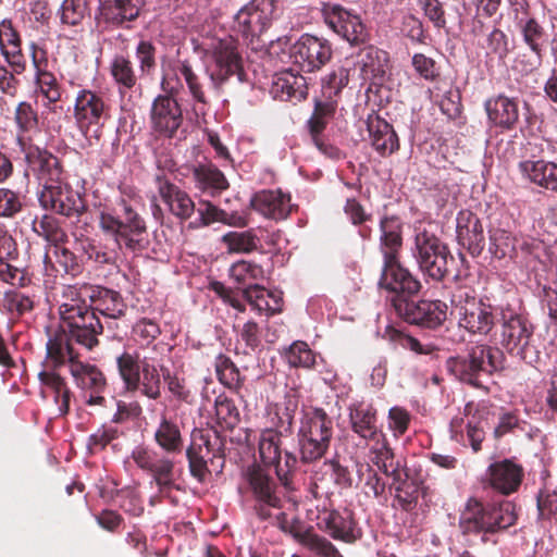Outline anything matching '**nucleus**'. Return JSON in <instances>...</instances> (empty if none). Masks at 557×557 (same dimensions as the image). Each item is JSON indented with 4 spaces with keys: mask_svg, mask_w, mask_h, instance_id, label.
<instances>
[{
    "mask_svg": "<svg viewBox=\"0 0 557 557\" xmlns=\"http://www.w3.org/2000/svg\"><path fill=\"white\" fill-rule=\"evenodd\" d=\"M117 205L121 207V214L107 209L99 213V227L113 238L112 245L92 238L81 242L83 255L97 265H114L119 259V251L123 248L131 252H140L149 245L144 218L124 198H121Z\"/></svg>",
    "mask_w": 557,
    "mask_h": 557,
    "instance_id": "nucleus-1",
    "label": "nucleus"
},
{
    "mask_svg": "<svg viewBox=\"0 0 557 557\" xmlns=\"http://www.w3.org/2000/svg\"><path fill=\"white\" fill-rule=\"evenodd\" d=\"M63 301L59 307L61 319L60 330L76 344L91 350L99 345L98 336L102 333L103 326L83 297L82 288L77 285H67L62 292Z\"/></svg>",
    "mask_w": 557,
    "mask_h": 557,
    "instance_id": "nucleus-2",
    "label": "nucleus"
},
{
    "mask_svg": "<svg viewBox=\"0 0 557 557\" xmlns=\"http://www.w3.org/2000/svg\"><path fill=\"white\" fill-rule=\"evenodd\" d=\"M244 480L251 511L259 520L285 518V513L275 515L274 512L283 508L286 495L294 492L296 487L285 488L277 476L274 478L259 465L249 466L244 473Z\"/></svg>",
    "mask_w": 557,
    "mask_h": 557,
    "instance_id": "nucleus-3",
    "label": "nucleus"
},
{
    "mask_svg": "<svg viewBox=\"0 0 557 557\" xmlns=\"http://www.w3.org/2000/svg\"><path fill=\"white\" fill-rule=\"evenodd\" d=\"M504 368V354L500 349L485 344H475L465 354L449 357L446 369L456 380L482 388V377L491 376Z\"/></svg>",
    "mask_w": 557,
    "mask_h": 557,
    "instance_id": "nucleus-4",
    "label": "nucleus"
},
{
    "mask_svg": "<svg viewBox=\"0 0 557 557\" xmlns=\"http://www.w3.org/2000/svg\"><path fill=\"white\" fill-rule=\"evenodd\" d=\"M334 433L333 418L323 408L304 410L296 433L299 460L311 463L327 453Z\"/></svg>",
    "mask_w": 557,
    "mask_h": 557,
    "instance_id": "nucleus-5",
    "label": "nucleus"
},
{
    "mask_svg": "<svg viewBox=\"0 0 557 557\" xmlns=\"http://www.w3.org/2000/svg\"><path fill=\"white\" fill-rule=\"evenodd\" d=\"M500 327L499 343L512 356L529 358L534 326L520 306L509 302L495 307Z\"/></svg>",
    "mask_w": 557,
    "mask_h": 557,
    "instance_id": "nucleus-6",
    "label": "nucleus"
},
{
    "mask_svg": "<svg viewBox=\"0 0 557 557\" xmlns=\"http://www.w3.org/2000/svg\"><path fill=\"white\" fill-rule=\"evenodd\" d=\"M413 257L424 277L435 283L450 274L449 263L455 262L448 246L426 228L416 232Z\"/></svg>",
    "mask_w": 557,
    "mask_h": 557,
    "instance_id": "nucleus-7",
    "label": "nucleus"
},
{
    "mask_svg": "<svg viewBox=\"0 0 557 557\" xmlns=\"http://www.w3.org/2000/svg\"><path fill=\"white\" fill-rule=\"evenodd\" d=\"M275 9L274 0H250L234 15L231 28L257 50L265 45L263 36L272 26Z\"/></svg>",
    "mask_w": 557,
    "mask_h": 557,
    "instance_id": "nucleus-8",
    "label": "nucleus"
},
{
    "mask_svg": "<svg viewBox=\"0 0 557 557\" xmlns=\"http://www.w3.org/2000/svg\"><path fill=\"white\" fill-rule=\"evenodd\" d=\"M211 63L208 66L210 79L215 87H221L230 77L245 81V70L238 40L232 35L213 40L210 48Z\"/></svg>",
    "mask_w": 557,
    "mask_h": 557,
    "instance_id": "nucleus-9",
    "label": "nucleus"
},
{
    "mask_svg": "<svg viewBox=\"0 0 557 557\" xmlns=\"http://www.w3.org/2000/svg\"><path fill=\"white\" fill-rule=\"evenodd\" d=\"M282 435L273 429H264L259 438V455L264 466L274 467L275 475L285 488H295V474L299 457L282 450Z\"/></svg>",
    "mask_w": 557,
    "mask_h": 557,
    "instance_id": "nucleus-10",
    "label": "nucleus"
},
{
    "mask_svg": "<svg viewBox=\"0 0 557 557\" xmlns=\"http://www.w3.org/2000/svg\"><path fill=\"white\" fill-rule=\"evenodd\" d=\"M17 147L24 156L27 175H32L42 187L60 183L64 166L59 157L47 148L36 145L30 136H20Z\"/></svg>",
    "mask_w": 557,
    "mask_h": 557,
    "instance_id": "nucleus-11",
    "label": "nucleus"
},
{
    "mask_svg": "<svg viewBox=\"0 0 557 557\" xmlns=\"http://www.w3.org/2000/svg\"><path fill=\"white\" fill-rule=\"evenodd\" d=\"M451 302L458 310L459 324L472 334L487 335L497 322L495 308L478 299L473 290L459 288Z\"/></svg>",
    "mask_w": 557,
    "mask_h": 557,
    "instance_id": "nucleus-12",
    "label": "nucleus"
},
{
    "mask_svg": "<svg viewBox=\"0 0 557 557\" xmlns=\"http://www.w3.org/2000/svg\"><path fill=\"white\" fill-rule=\"evenodd\" d=\"M379 286L391 294V306L396 311L400 300L407 302L420 293L422 283L396 257L383 260Z\"/></svg>",
    "mask_w": 557,
    "mask_h": 557,
    "instance_id": "nucleus-13",
    "label": "nucleus"
},
{
    "mask_svg": "<svg viewBox=\"0 0 557 557\" xmlns=\"http://www.w3.org/2000/svg\"><path fill=\"white\" fill-rule=\"evenodd\" d=\"M116 368L126 392H139L140 395L152 400L161 397L162 379L166 368H154L147 361L138 364L133 359L128 363L116 362Z\"/></svg>",
    "mask_w": 557,
    "mask_h": 557,
    "instance_id": "nucleus-14",
    "label": "nucleus"
},
{
    "mask_svg": "<svg viewBox=\"0 0 557 557\" xmlns=\"http://www.w3.org/2000/svg\"><path fill=\"white\" fill-rule=\"evenodd\" d=\"M73 116L85 134L92 127L103 126L111 117L110 99L101 90L82 88L75 97Z\"/></svg>",
    "mask_w": 557,
    "mask_h": 557,
    "instance_id": "nucleus-15",
    "label": "nucleus"
},
{
    "mask_svg": "<svg viewBox=\"0 0 557 557\" xmlns=\"http://www.w3.org/2000/svg\"><path fill=\"white\" fill-rule=\"evenodd\" d=\"M162 88L166 95L154 98L150 110V126L160 137L174 138L184 122L183 110L174 98L177 90L174 88L168 90L164 83Z\"/></svg>",
    "mask_w": 557,
    "mask_h": 557,
    "instance_id": "nucleus-16",
    "label": "nucleus"
},
{
    "mask_svg": "<svg viewBox=\"0 0 557 557\" xmlns=\"http://www.w3.org/2000/svg\"><path fill=\"white\" fill-rule=\"evenodd\" d=\"M448 306L446 302L435 299H410L407 302L400 300L396 315L405 322L422 329L436 330L447 319Z\"/></svg>",
    "mask_w": 557,
    "mask_h": 557,
    "instance_id": "nucleus-17",
    "label": "nucleus"
},
{
    "mask_svg": "<svg viewBox=\"0 0 557 557\" xmlns=\"http://www.w3.org/2000/svg\"><path fill=\"white\" fill-rule=\"evenodd\" d=\"M38 200L45 210H51L67 218L81 216L87 209L81 194L69 184L62 183V180L60 183L42 187Z\"/></svg>",
    "mask_w": 557,
    "mask_h": 557,
    "instance_id": "nucleus-18",
    "label": "nucleus"
},
{
    "mask_svg": "<svg viewBox=\"0 0 557 557\" xmlns=\"http://www.w3.org/2000/svg\"><path fill=\"white\" fill-rule=\"evenodd\" d=\"M331 44L313 35L304 34L290 47V58L302 72L312 73L321 70L332 58Z\"/></svg>",
    "mask_w": 557,
    "mask_h": 557,
    "instance_id": "nucleus-19",
    "label": "nucleus"
},
{
    "mask_svg": "<svg viewBox=\"0 0 557 557\" xmlns=\"http://www.w3.org/2000/svg\"><path fill=\"white\" fill-rule=\"evenodd\" d=\"M132 459L139 469L151 475L161 496L175 486V463L168 456L146 447H137L132 453Z\"/></svg>",
    "mask_w": 557,
    "mask_h": 557,
    "instance_id": "nucleus-20",
    "label": "nucleus"
},
{
    "mask_svg": "<svg viewBox=\"0 0 557 557\" xmlns=\"http://www.w3.org/2000/svg\"><path fill=\"white\" fill-rule=\"evenodd\" d=\"M524 476L523 467L511 459L492 462L481 479L484 490L509 496L520 488Z\"/></svg>",
    "mask_w": 557,
    "mask_h": 557,
    "instance_id": "nucleus-21",
    "label": "nucleus"
},
{
    "mask_svg": "<svg viewBox=\"0 0 557 557\" xmlns=\"http://www.w3.org/2000/svg\"><path fill=\"white\" fill-rule=\"evenodd\" d=\"M321 13L325 24L342 38L351 45L366 40V27L358 14L345 9L341 4H324Z\"/></svg>",
    "mask_w": 557,
    "mask_h": 557,
    "instance_id": "nucleus-22",
    "label": "nucleus"
},
{
    "mask_svg": "<svg viewBox=\"0 0 557 557\" xmlns=\"http://www.w3.org/2000/svg\"><path fill=\"white\" fill-rule=\"evenodd\" d=\"M338 108V99L332 100L330 97H315L314 108L307 127L314 146L325 156L331 158L339 157V149L326 143L323 138V132L327 124L333 120Z\"/></svg>",
    "mask_w": 557,
    "mask_h": 557,
    "instance_id": "nucleus-23",
    "label": "nucleus"
},
{
    "mask_svg": "<svg viewBox=\"0 0 557 557\" xmlns=\"http://www.w3.org/2000/svg\"><path fill=\"white\" fill-rule=\"evenodd\" d=\"M519 98L505 94L491 96L484 102V110L491 127L502 133L516 128L520 120Z\"/></svg>",
    "mask_w": 557,
    "mask_h": 557,
    "instance_id": "nucleus-24",
    "label": "nucleus"
},
{
    "mask_svg": "<svg viewBox=\"0 0 557 557\" xmlns=\"http://www.w3.org/2000/svg\"><path fill=\"white\" fill-rule=\"evenodd\" d=\"M456 238L472 257L481 255L485 246V236L481 219L476 213L468 209L457 213Z\"/></svg>",
    "mask_w": 557,
    "mask_h": 557,
    "instance_id": "nucleus-25",
    "label": "nucleus"
},
{
    "mask_svg": "<svg viewBox=\"0 0 557 557\" xmlns=\"http://www.w3.org/2000/svg\"><path fill=\"white\" fill-rule=\"evenodd\" d=\"M317 527L332 539L347 544L355 543L358 539L355 534L356 522L349 511L324 509L317 517Z\"/></svg>",
    "mask_w": 557,
    "mask_h": 557,
    "instance_id": "nucleus-26",
    "label": "nucleus"
},
{
    "mask_svg": "<svg viewBox=\"0 0 557 557\" xmlns=\"http://www.w3.org/2000/svg\"><path fill=\"white\" fill-rule=\"evenodd\" d=\"M156 183L158 193L171 213L181 220H188L195 211V203L189 195L171 183L162 171L156 174Z\"/></svg>",
    "mask_w": 557,
    "mask_h": 557,
    "instance_id": "nucleus-27",
    "label": "nucleus"
},
{
    "mask_svg": "<svg viewBox=\"0 0 557 557\" xmlns=\"http://www.w3.org/2000/svg\"><path fill=\"white\" fill-rule=\"evenodd\" d=\"M250 206L264 218L274 221L285 220L292 212L290 196L280 189L256 193L251 197Z\"/></svg>",
    "mask_w": 557,
    "mask_h": 557,
    "instance_id": "nucleus-28",
    "label": "nucleus"
},
{
    "mask_svg": "<svg viewBox=\"0 0 557 557\" xmlns=\"http://www.w3.org/2000/svg\"><path fill=\"white\" fill-rule=\"evenodd\" d=\"M83 290V297L88 296L94 305L92 310L100 312L102 315L111 319H120L126 312V304L116 290L91 285L77 286Z\"/></svg>",
    "mask_w": 557,
    "mask_h": 557,
    "instance_id": "nucleus-29",
    "label": "nucleus"
},
{
    "mask_svg": "<svg viewBox=\"0 0 557 557\" xmlns=\"http://www.w3.org/2000/svg\"><path fill=\"white\" fill-rule=\"evenodd\" d=\"M281 529L289 533L299 544L321 557H343L338 549L325 537L317 534L312 528L304 529L299 521L290 523L280 521Z\"/></svg>",
    "mask_w": 557,
    "mask_h": 557,
    "instance_id": "nucleus-30",
    "label": "nucleus"
},
{
    "mask_svg": "<svg viewBox=\"0 0 557 557\" xmlns=\"http://www.w3.org/2000/svg\"><path fill=\"white\" fill-rule=\"evenodd\" d=\"M145 7V0H100V16L104 23L122 27L136 21Z\"/></svg>",
    "mask_w": 557,
    "mask_h": 557,
    "instance_id": "nucleus-31",
    "label": "nucleus"
},
{
    "mask_svg": "<svg viewBox=\"0 0 557 557\" xmlns=\"http://www.w3.org/2000/svg\"><path fill=\"white\" fill-rule=\"evenodd\" d=\"M270 92L274 99L281 101L300 102L308 96L307 81L292 70L283 71L273 76Z\"/></svg>",
    "mask_w": 557,
    "mask_h": 557,
    "instance_id": "nucleus-32",
    "label": "nucleus"
},
{
    "mask_svg": "<svg viewBox=\"0 0 557 557\" xmlns=\"http://www.w3.org/2000/svg\"><path fill=\"white\" fill-rule=\"evenodd\" d=\"M368 132L371 145L383 158L399 150V138L394 127L379 115L368 117Z\"/></svg>",
    "mask_w": 557,
    "mask_h": 557,
    "instance_id": "nucleus-33",
    "label": "nucleus"
},
{
    "mask_svg": "<svg viewBox=\"0 0 557 557\" xmlns=\"http://www.w3.org/2000/svg\"><path fill=\"white\" fill-rule=\"evenodd\" d=\"M523 178L546 190L557 193V163L540 160H524L518 164Z\"/></svg>",
    "mask_w": 557,
    "mask_h": 557,
    "instance_id": "nucleus-34",
    "label": "nucleus"
},
{
    "mask_svg": "<svg viewBox=\"0 0 557 557\" xmlns=\"http://www.w3.org/2000/svg\"><path fill=\"white\" fill-rule=\"evenodd\" d=\"M58 244L53 246L52 257L46 252L44 258V270L47 276L57 278L67 274L76 276L82 272L76 255L69 248Z\"/></svg>",
    "mask_w": 557,
    "mask_h": 557,
    "instance_id": "nucleus-35",
    "label": "nucleus"
},
{
    "mask_svg": "<svg viewBox=\"0 0 557 557\" xmlns=\"http://www.w3.org/2000/svg\"><path fill=\"white\" fill-rule=\"evenodd\" d=\"M380 251L383 260L400 257L404 223L398 215H384L380 220Z\"/></svg>",
    "mask_w": 557,
    "mask_h": 557,
    "instance_id": "nucleus-36",
    "label": "nucleus"
},
{
    "mask_svg": "<svg viewBox=\"0 0 557 557\" xmlns=\"http://www.w3.org/2000/svg\"><path fill=\"white\" fill-rule=\"evenodd\" d=\"M376 409L364 403H355L349 406V421L351 430L366 441H376L382 436L376 425Z\"/></svg>",
    "mask_w": 557,
    "mask_h": 557,
    "instance_id": "nucleus-37",
    "label": "nucleus"
},
{
    "mask_svg": "<svg viewBox=\"0 0 557 557\" xmlns=\"http://www.w3.org/2000/svg\"><path fill=\"white\" fill-rule=\"evenodd\" d=\"M78 355L75 352L72 341L60 329L54 331L47 342V364L49 370H57L69 362H78Z\"/></svg>",
    "mask_w": 557,
    "mask_h": 557,
    "instance_id": "nucleus-38",
    "label": "nucleus"
},
{
    "mask_svg": "<svg viewBox=\"0 0 557 557\" xmlns=\"http://www.w3.org/2000/svg\"><path fill=\"white\" fill-rule=\"evenodd\" d=\"M487 503L470 497L459 519V528L463 534H487Z\"/></svg>",
    "mask_w": 557,
    "mask_h": 557,
    "instance_id": "nucleus-39",
    "label": "nucleus"
},
{
    "mask_svg": "<svg viewBox=\"0 0 557 557\" xmlns=\"http://www.w3.org/2000/svg\"><path fill=\"white\" fill-rule=\"evenodd\" d=\"M153 440L169 455L180 454L184 448V438L178 424L165 413L160 417Z\"/></svg>",
    "mask_w": 557,
    "mask_h": 557,
    "instance_id": "nucleus-40",
    "label": "nucleus"
},
{
    "mask_svg": "<svg viewBox=\"0 0 557 557\" xmlns=\"http://www.w3.org/2000/svg\"><path fill=\"white\" fill-rule=\"evenodd\" d=\"M70 373L76 385L91 393L101 394L107 386V380L102 371L94 364L82 361L70 364Z\"/></svg>",
    "mask_w": 557,
    "mask_h": 557,
    "instance_id": "nucleus-41",
    "label": "nucleus"
},
{
    "mask_svg": "<svg viewBox=\"0 0 557 557\" xmlns=\"http://www.w3.org/2000/svg\"><path fill=\"white\" fill-rule=\"evenodd\" d=\"M487 534L504 531L516 524V506L509 500L487 503Z\"/></svg>",
    "mask_w": 557,
    "mask_h": 557,
    "instance_id": "nucleus-42",
    "label": "nucleus"
},
{
    "mask_svg": "<svg viewBox=\"0 0 557 557\" xmlns=\"http://www.w3.org/2000/svg\"><path fill=\"white\" fill-rule=\"evenodd\" d=\"M191 174L196 187L202 191H210L212 196L230 186L223 172L213 164L196 165Z\"/></svg>",
    "mask_w": 557,
    "mask_h": 557,
    "instance_id": "nucleus-43",
    "label": "nucleus"
},
{
    "mask_svg": "<svg viewBox=\"0 0 557 557\" xmlns=\"http://www.w3.org/2000/svg\"><path fill=\"white\" fill-rule=\"evenodd\" d=\"M177 73L184 78L188 91L194 100L193 110L195 114L197 116L205 115L206 108L209 106V99L205 92L200 77L187 60L180 62L177 65Z\"/></svg>",
    "mask_w": 557,
    "mask_h": 557,
    "instance_id": "nucleus-44",
    "label": "nucleus"
},
{
    "mask_svg": "<svg viewBox=\"0 0 557 557\" xmlns=\"http://www.w3.org/2000/svg\"><path fill=\"white\" fill-rule=\"evenodd\" d=\"M485 51V57L490 60H497L499 63H505L507 57L513 49L509 36L497 25L486 34L482 42H478Z\"/></svg>",
    "mask_w": 557,
    "mask_h": 557,
    "instance_id": "nucleus-45",
    "label": "nucleus"
},
{
    "mask_svg": "<svg viewBox=\"0 0 557 557\" xmlns=\"http://www.w3.org/2000/svg\"><path fill=\"white\" fill-rule=\"evenodd\" d=\"M32 228L35 234L42 237L51 246L65 244L69 240L67 233L61 226L60 221L50 214L36 216L32 223Z\"/></svg>",
    "mask_w": 557,
    "mask_h": 557,
    "instance_id": "nucleus-46",
    "label": "nucleus"
},
{
    "mask_svg": "<svg viewBox=\"0 0 557 557\" xmlns=\"http://www.w3.org/2000/svg\"><path fill=\"white\" fill-rule=\"evenodd\" d=\"M221 242L227 251L233 253H250L258 250L260 245V238L252 228L228 232L222 236Z\"/></svg>",
    "mask_w": 557,
    "mask_h": 557,
    "instance_id": "nucleus-47",
    "label": "nucleus"
},
{
    "mask_svg": "<svg viewBox=\"0 0 557 557\" xmlns=\"http://www.w3.org/2000/svg\"><path fill=\"white\" fill-rule=\"evenodd\" d=\"M110 74L119 87V92L132 90L137 84V76L131 60L124 55H115L110 64Z\"/></svg>",
    "mask_w": 557,
    "mask_h": 557,
    "instance_id": "nucleus-48",
    "label": "nucleus"
},
{
    "mask_svg": "<svg viewBox=\"0 0 557 557\" xmlns=\"http://www.w3.org/2000/svg\"><path fill=\"white\" fill-rule=\"evenodd\" d=\"M230 275L243 290L244 288H250V286L259 285L257 282L264 278V270L258 263L240 260L231 267Z\"/></svg>",
    "mask_w": 557,
    "mask_h": 557,
    "instance_id": "nucleus-49",
    "label": "nucleus"
},
{
    "mask_svg": "<svg viewBox=\"0 0 557 557\" xmlns=\"http://www.w3.org/2000/svg\"><path fill=\"white\" fill-rule=\"evenodd\" d=\"M517 25L522 35L523 42L541 59L543 54L542 40L545 37L544 27L535 17L521 18L517 22Z\"/></svg>",
    "mask_w": 557,
    "mask_h": 557,
    "instance_id": "nucleus-50",
    "label": "nucleus"
},
{
    "mask_svg": "<svg viewBox=\"0 0 557 557\" xmlns=\"http://www.w3.org/2000/svg\"><path fill=\"white\" fill-rule=\"evenodd\" d=\"M518 238L504 230H496L491 235L490 252L497 259L509 258L513 261L519 259L517 248Z\"/></svg>",
    "mask_w": 557,
    "mask_h": 557,
    "instance_id": "nucleus-51",
    "label": "nucleus"
},
{
    "mask_svg": "<svg viewBox=\"0 0 557 557\" xmlns=\"http://www.w3.org/2000/svg\"><path fill=\"white\" fill-rule=\"evenodd\" d=\"M298 407V401L294 397H286L283 405L275 406V414L272 419V428L280 435H290L294 429V417Z\"/></svg>",
    "mask_w": 557,
    "mask_h": 557,
    "instance_id": "nucleus-52",
    "label": "nucleus"
},
{
    "mask_svg": "<svg viewBox=\"0 0 557 557\" xmlns=\"http://www.w3.org/2000/svg\"><path fill=\"white\" fill-rule=\"evenodd\" d=\"M270 290H267L261 285L250 286V288L243 289V298L250 305L252 310L258 314H267L272 317L281 312V307H271L269 301Z\"/></svg>",
    "mask_w": 557,
    "mask_h": 557,
    "instance_id": "nucleus-53",
    "label": "nucleus"
},
{
    "mask_svg": "<svg viewBox=\"0 0 557 557\" xmlns=\"http://www.w3.org/2000/svg\"><path fill=\"white\" fill-rule=\"evenodd\" d=\"M14 122L16 125V139L20 136H29L28 134L38 127L39 117L37 110L32 103L21 101L14 111Z\"/></svg>",
    "mask_w": 557,
    "mask_h": 557,
    "instance_id": "nucleus-54",
    "label": "nucleus"
},
{
    "mask_svg": "<svg viewBox=\"0 0 557 557\" xmlns=\"http://www.w3.org/2000/svg\"><path fill=\"white\" fill-rule=\"evenodd\" d=\"M160 335L159 323L149 318L137 320L131 331L132 341L140 348L149 347Z\"/></svg>",
    "mask_w": 557,
    "mask_h": 557,
    "instance_id": "nucleus-55",
    "label": "nucleus"
},
{
    "mask_svg": "<svg viewBox=\"0 0 557 557\" xmlns=\"http://www.w3.org/2000/svg\"><path fill=\"white\" fill-rule=\"evenodd\" d=\"M372 461L393 481H399L400 474H404L401 461L395 458L393 449L385 443L374 451Z\"/></svg>",
    "mask_w": 557,
    "mask_h": 557,
    "instance_id": "nucleus-56",
    "label": "nucleus"
},
{
    "mask_svg": "<svg viewBox=\"0 0 557 557\" xmlns=\"http://www.w3.org/2000/svg\"><path fill=\"white\" fill-rule=\"evenodd\" d=\"M1 308L12 318H20L34 309V300L29 296L12 289L4 293Z\"/></svg>",
    "mask_w": 557,
    "mask_h": 557,
    "instance_id": "nucleus-57",
    "label": "nucleus"
},
{
    "mask_svg": "<svg viewBox=\"0 0 557 557\" xmlns=\"http://www.w3.org/2000/svg\"><path fill=\"white\" fill-rule=\"evenodd\" d=\"M61 23L67 26H78L89 16L87 0H63L60 11Z\"/></svg>",
    "mask_w": 557,
    "mask_h": 557,
    "instance_id": "nucleus-58",
    "label": "nucleus"
},
{
    "mask_svg": "<svg viewBox=\"0 0 557 557\" xmlns=\"http://www.w3.org/2000/svg\"><path fill=\"white\" fill-rule=\"evenodd\" d=\"M405 476H408L407 473H405ZM393 485L395 487V499L399 507L405 511H412L418 505V485L413 482H409L407 478L404 479L403 474H400L399 481H393Z\"/></svg>",
    "mask_w": 557,
    "mask_h": 557,
    "instance_id": "nucleus-59",
    "label": "nucleus"
},
{
    "mask_svg": "<svg viewBox=\"0 0 557 557\" xmlns=\"http://www.w3.org/2000/svg\"><path fill=\"white\" fill-rule=\"evenodd\" d=\"M218 423L225 430H233L240 422V413L233 399L220 395L215 399Z\"/></svg>",
    "mask_w": 557,
    "mask_h": 557,
    "instance_id": "nucleus-60",
    "label": "nucleus"
},
{
    "mask_svg": "<svg viewBox=\"0 0 557 557\" xmlns=\"http://www.w3.org/2000/svg\"><path fill=\"white\" fill-rule=\"evenodd\" d=\"M349 72L344 66H338L332 70L322 78V90L321 97H329L334 100L338 99V96L343 88L348 84Z\"/></svg>",
    "mask_w": 557,
    "mask_h": 557,
    "instance_id": "nucleus-61",
    "label": "nucleus"
},
{
    "mask_svg": "<svg viewBox=\"0 0 557 557\" xmlns=\"http://www.w3.org/2000/svg\"><path fill=\"white\" fill-rule=\"evenodd\" d=\"M285 358L294 368H311L315 363V355L309 345L301 341H297L288 347Z\"/></svg>",
    "mask_w": 557,
    "mask_h": 557,
    "instance_id": "nucleus-62",
    "label": "nucleus"
},
{
    "mask_svg": "<svg viewBox=\"0 0 557 557\" xmlns=\"http://www.w3.org/2000/svg\"><path fill=\"white\" fill-rule=\"evenodd\" d=\"M157 48L152 41L140 39L135 48V58L141 75L150 76L157 67Z\"/></svg>",
    "mask_w": 557,
    "mask_h": 557,
    "instance_id": "nucleus-63",
    "label": "nucleus"
},
{
    "mask_svg": "<svg viewBox=\"0 0 557 557\" xmlns=\"http://www.w3.org/2000/svg\"><path fill=\"white\" fill-rule=\"evenodd\" d=\"M539 517L541 519H554L557 522V485H545L536 496Z\"/></svg>",
    "mask_w": 557,
    "mask_h": 557,
    "instance_id": "nucleus-64",
    "label": "nucleus"
}]
</instances>
